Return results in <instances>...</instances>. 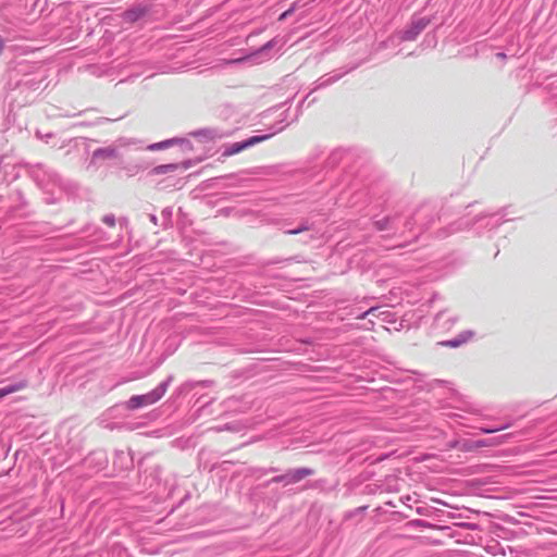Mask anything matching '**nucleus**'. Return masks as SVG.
I'll return each mask as SVG.
<instances>
[{"label": "nucleus", "instance_id": "nucleus-1", "mask_svg": "<svg viewBox=\"0 0 557 557\" xmlns=\"http://www.w3.org/2000/svg\"><path fill=\"white\" fill-rule=\"evenodd\" d=\"M166 392V385L161 384L151 392L145 395H136L129 398L127 401L128 409H137L140 407L149 406L161 399Z\"/></svg>", "mask_w": 557, "mask_h": 557}, {"label": "nucleus", "instance_id": "nucleus-2", "mask_svg": "<svg viewBox=\"0 0 557 557\" xmlns=\"http://www.w3.org/2000/svg\"><path fill=\"white\" fill-rule=\"evenodd\" d=\"M429 20L425 17H420L418 20L412 21V23L403 32L401 40H414L417 36L428 26Z\"/></svg>", "mask_w": 557, "mask_h": 557}, {"label": "nucleus", "instance_id": "nucleus-3", "mask_svg": "<svg viewBox=\"0 0 557 557\" xmlns=\"http://www.w3.org/2000/svg\"><path fill=\"white\" fill-rule=\"evenodd\" d=\"M313 471L311 469L301 468L286 473L285 475L274 478V482H285L287 484H293L301 481L302 479L311 475Z\"/></svg>", "mask_w": 557, "mask_h": 557}, {"label": "nucleus", "instance_id": "nucleus-4", "mask_svg": "<svg viewBox=\"0 0 557 557\" xmlns=\"http://www.w3.org/2000/svg\"><path fill=\"white\" fill-rule=\"evenodd\" d=\"M26 382H20L17 384L9 385L5 387L0 388V399L5 397L7 395H10L12 393L22 391L26 387Z\"/></svg>", "mask_w": 557, "mask_h": 557}, {"label": "nucleus", "instance_id": "nucleus-5", "mask_svg": "<svg viewBox=\"0 0 557 557\" xmlns=\"http://www.w3.org/2000/svg\"><path fill=\"white\" fill-rule=\"evenodd\" d=\"M246 148H247V145L245 144V141L235 143L223 152V157H231L233 154L239 153L240 151H243Z\"/></svg>", "mask_w": 557, "mask_h": 557}, {"label": "nucleus", "instance_id": "nucleus-6", "mask_svg": "<svg viewBox=\"0 0 557 557\" xmlns=\"http://www.w3.org/2000/svg\"><path fill=\"white\" fill-rule=\"evenodd\" d=\"M177 169V164L171 163V164H163L156 166L152 172L154 174H166L170 172H174Z\"/></svg>", "mask_w": 557, "mask_h": 557}, {"label": "nucleus", "instance_id": "nucleus-7", "mask_svg": "<svg viewBox=\"0 0 557 557\" xmlns=\"http://www.w3.org/2000/svg\"><path fill=\"white\" fill-rule=\"evenodd\" d=\"M267 138H268V136H252L249 139L245 140V144L247 145V148H248L255 144L263 141Z\"/></svg>", "mask_w": 557, "mask_h": 557}, {"label": "nucleus", "instance_id": "nucleus-8", "mask_svg": "<svg viewBox=\"0 0 557 557\" xmlns=\"http://www.w3.org/2000/svg\"><path fill=\"white\" fill-rule=\"evenodd\" d=\"M296 7H297V3H296V2H294V3L292 4V7H290L288 10H286L285 12H283V13L280 15L278 21H284L287 16H289L290 14H293V12L296 10Z\"/></svg>", "mask_w": 557, "mask_h": 557}, {"label": "nucleus", "instance_id": "nucleus-9", "mask_svg": "<svg viewBox=\"0 0 557 557\" xmlns=\"http://www.w3.org/2000/svg\"><path fill=\"white\" fill-rule=\"evenodd\" d=\"M170 146V141H161L149 147L150 150L162 149Z\"/></svg>", "mask_w": 557, "mask_h": 557}, {"label": "nucleus", "instance_id": "nucleus-10", "mask_svg": "<svg viewBox=\"0 0 557 557\" xmlns=\"http://www.w3.org/2000/svg\"><path fill=\"white\" fill-rule=\"evenodd\" d=\"M103 222L109 226L113 227L115 225L114 218L112 215H107L103 218Z\"/></svg>", "mask_w": 557, "mask_h": 557}, {"label": "nucleus", "instance_id": "nucleus-11", "mask_svg": "<svg viewBox=\"0 0 557 557\" xmlns=\"http://www.w3.org/2000/svg\"><path fill=\"white\" fill-rule=\"evenodd\" d=\"M374 310H375L374 308L369 309L367 312H364V313L362 314L361 319H363L364 317H367V315L371 314Z\"/></svg>", "mask_w": 557, "mask_h": 557}, {"label": "nucleus", "instance_id": "nucleus-12", "mask_svg": "<svg viewBox=\"0 0 557 557\" xmlns=\"http://www.w3.org/2000/svg\"><path fill=\"white\" fill-rule=\"evenodd\" d=\"M300 230H290L287 232V234H298Z\"/></svg>", "mask_w": 557, "mask_h": 557}]
</instances>
